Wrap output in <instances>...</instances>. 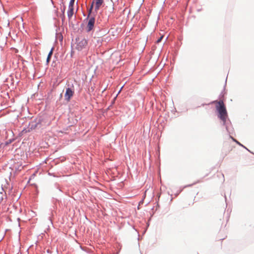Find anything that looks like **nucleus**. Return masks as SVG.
<instances>
[{"instance_id": "1", "label": "nucleus", "mask_w": 254, "mask_h": 254, "mask_svg": "<svg viewBox=\"0 0 254 254\" xmlns=\"http://www.w3.org/2000/svg\"><path fill=\"white\" fill-rule=\"evenodd\" d=\"M216 104V109L218 112L219 118L223 121V123L225 124L228 117L227 113L224 103L223 101H215L214 102Z\"/></svg>"}, {"instance_id": "2", "label": "nucleus", "mask_w": 254, "mask_h": 254, "mask_svg": "<svg viewBox=\"0 0 254 254\" xmlns=\"http://www.w3.org/2000/svg\"><path fill=\"white\" fill-rule=\"evenodd\" d=\"M75 48L78 51H82L87 46V40L84 37L80 36L76 38Z\"/></svg>"}, {"instance_id": "3", "label": "nucleus", "mask_w": 254, "mask_h": 254, "mask_svg": "<svg viewBox=\"0 0 254 254\" xmlns=\"http://www.w3.org/2000/svg\"><path fill=\"white\" fill-rule=\"evenodd\" d=\"M95 21V19L94 17H92L89 18L88 22L87 25V27H86L87 31L88 32L90 31L91 30H92L93 29Z\"/></svg>"}, {"instance_id": "4", "label": "nucleus", "mask_w": 254, "mask_h": 254, "mask_svg": "<svg viewBox=\"0 0 254 254\" xmlns=\"http://www.w3.org/2000/svg\"><path fill=\"white\" fill-rule=\"evenodd\" d=\"M74 91L70 88H67L66 89L65 93L64 94L65 100L69 101L70 98L72 97Z\"/></svg>"}, {"instance_id": "5", "label": "nucleus", "mask_w": 254, "mask_h": 254, "mask_svg": "<svg viewBox=\"0 0 254 254\" xmlns=\"http://www.w3.org/2000/svg\"><path fill=\"white\" fill-rule=\"evenodd\" d=\"M74 14L73 11V6L69 5L68 6V10L67 11V16L68 18L70 19L72 17Z\"/></svg>"}, {"instance_id": "6", "label": "nucleus", "mask_w": 254, "mask_h": 254, "mask_svg": "<svg viewBox=\"0 0 254 254\" xmlns=\"http://www.w3.org/2000/svg\"><path fill=\"white\" fill-rule=\"evenodd\" d=\"M103 0H96L95 10L97 11L103 3Z\"/></svg>"}, {"instance_id": "7", "label": "nucleus", "mask_w": 254, "mask_h": 254, "mask_svg": "<svg viewBox=\"0 0 254 254\" xmlns=\"http://www.w3.org/2000/svg\"><path fill=\"white\" fill-rule=\"evenodd\" d=\"M94 1H93L92 3H91V6H90V8H89V9L88 10V17H89V15L90 14H91V11H92V10L93 9V5H94Z\"/></svg>"}, {"instance_id": "8", "label": "nucleus", "mask_w": 254, "mask_h": 254, "mask_svg": "<svg viewBox=\"0 0 254 254\" xmlns=\"http://www.w3.org/2000/svg\"><path fill=\"white\" fill-rule=\"evenodd\" d=\"M53 54V50H51V51L50 52V53H49L48 54V57H47V62L48 63L49 62L50 59H51V57L52 56Z\"/></svg>"}, {"instance_id": "9", "label": "nucleus", "mask_w": 254, "mask_h": 254, "mask_svg": "<svg viewBox=\"0 0 254 254\" xmlns=\"http://www.w3.org/2000/svg\"><path fill=\"white\" fill-rule=\"evenodd\" d=\"M74 1H75V0H70L69 3V5L73 6L74 4Z\"/></svg>"}, {"instance_id": "10", "label": "nucleus", "mask_w": 254, "mask_h": 254, "mask_svg": "<svg viewBox=\"0 0 254 254\" xmlns=\"http://www.w3.org/2000/svg\"><path fill=\"white\" fill-rule=\"evenodd\" d=\"M163 37V36H161V37H160V38L157 40V42H157V43H158L160 42H161V41L162 40V39Z\"/></svg>"}]
</instances>
